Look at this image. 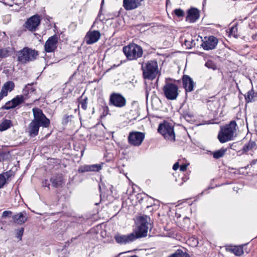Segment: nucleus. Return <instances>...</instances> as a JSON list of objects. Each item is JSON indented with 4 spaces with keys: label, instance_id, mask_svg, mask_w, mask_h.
<instances>
[{
    "label": "nucleus",
    "instance_id": "nucleus-1",
    "mask_svg": "<svg viewBox=\"0 0 257 257\" xmlns=\"http://www.w3.org/2000/svg\"><path fill=\"white\" fill-rule=\"evenodd\" d=\"M147 215L139 216L137 218V227L134 231L130 234V241H133L137 238L146 237L147 235L149 227Z\"/></svg>",
    "mask_w": 257,
    "mask_h": 257
},
{
    "label": "nucleus",
    "instance_id": "nucleus-2",
    "mask_svg": "<svg viewBox=\"0 0 257 257\" xmlns=\"http://www.w3.org/2000/svg\"><path fill=\"white\" fill-rule=\"evenodd\" d=\"M143 77L145 79L153 80L158 73V65L156 60L143 62L141 65Z\"/></svg>",
    "mask_w": 257,
    "mask_h": 257
},
{
    "label": "nucleus",
    "instance_id": "nucleus-3",
    "mask_svg": "<svg viewBox=\"0 0 257 257\" xmlns=\"http://www.w3.org/2000/svg\"><path fill=\"white\" fill-rule=\"evenodd\" d=\"M236 126L235 120H231L229 124L221 126L217 136L219 142L221 143H224L233 140Z\"/></svg>",
    "mask_w": 257,
    "mask_h": 257
},
{
    "label": "nucleus",
    "instance_id": "nucleus-4",
    "mask_svg": "<svg viewBox=\"0 0 257 257\" xmlns=\"http://www.w3.org/2000/svg\"><path fill=\"white\" fill-rule=\"evenodd\" d=\"M35 89L31 87V85L26 86L23 89V95H18L14 98L11 101L7 102L4 106L3 108L6 110H9L11 108H14L23 103L27 97L28 94H31L30 96L34 93ZM30 97V96H29Z\"/></svg>",
    "mask_w": 257,
    "mask_h": 257
},
{
    "label": "nucleus",
    "instance_id": "nucleus-5",
    "mask_svg": "<svg viewBox=\"0 0 257 257\" xmlns=\"http://www.w3.org/2000/svg\"><path fill=\"white\" fill-rule=\"evenodd\" d=\"M176 81L175 79L168 78L166 79L165 84L163 87L162 90L164 95L168 100H174L179 95V88L177 84L172 82H167V80Z\"/></svg>",
    "mask_w": 257,
    "mask_h": 257
},
{
    "label": "nucleus",
    "instance_id": "nucleus-6",
    "mask_svg": "<svg viewBox=\"0 0 257 257\" xmlns=\"http://www.w3.org/2000/svg\"><path fill=\"white\" fill-rule=\"evenodd\" d=\"M158 132L167 140L171 142L175 141V134L174 125L168 121H164L159 124Z\"/></svg>",
    "mask_w": 257,
    "mask_h": 257
},
{
    "label": "nucleus",
    "instance_id": "nucleus-7",
    "mask_svg": "<svg viewBox=\"0 0 257 257\" xmlns=\"http://www.w3.org/2000/svg\"><path fill=\"white\" fill-rule=\"evenodd\" d=\"M17 60L21 63L25 64L35 60L38 55V52L25 47L17 53Z\"/></svg>",
    "mask_w": 257,
    "mask_h": 257
},
{
    "label": "nucleus",
    "instance_id": "nucleus-8",
    "mask_svg": "<svg viewBox=\"0 0 257 257\" xmlns=\"http://www.w3.org/2000/svg\"><path fill=\"white\" fill-rule=\"evenodd\" d=\"M34 119L32 121L41 126L47 127L50 124V120L43 113L42 110L38 108H33L32 109Z\"/></svg>",
    "mask_w": 257,
    "mask_h": 257
},
{
    "label": "nucleus",
    "instance_id": "nucleus-9",
    "mask_svg": "<svg viewBox=\"0 0 257 257\" xmlns=\"http://www.w3.org/2000/svg\"><path fill=\"white\" fill-rule=\"evenodd\" d=\"M132 183V193L130 194V200L132 205L135 207L138 205V203L141 205L144 201V196L145 194L139 193L135 194V192H137L135 190H139V188L136 185L134 184L130 179V184Z\"/></svg>",
    "mask_w": 257,
    "mask_h": 257
},
{
    "label": "nucleus",
    "instance_id": "nucleus-10",
    "mask_svg": "<svg viewBox=\"0 0 257 257\" xmlns=\"http://www.w3.org/2000/svg\"><path fill=\"white\" fill-rule=\"evenodd\" d=\"M145 137L144 133L140 132H132L130 133V145L138 147L143 142Z\"/></svg>",
    "mask_w": 257,
    "mask_h": 257
},
{
    "label": "nucleus",
    "instance_id": "nucleus-11",
    "mask_svg": "<svg viewBox=\"0 0 257 257\" xmlns=\"http://www.w3.org/2000/svg\"><path fill=\"white\" fill-rule=\"evenodd\" d=\"M41 22L40 16L35 15L27 20L25 23V27L28 30L34 32L36 30Z\"/></svg>",
    "mask_w": 257,
    "mask_h": 257
},
{
    "label": "nucleus",
    "instance_id": "nucleus-12",
    "mask_svg": "<svg viewBox=\"0 0 257 257\" xmlns=\"http://www.w3.org/2000/svg\"><path fill=\"white\" fill-rule=\"evenodd\" d=\"M218 42L217 38L213 36L205 37L201 46L205 50H213L215 48Z\"/></svg>",
    "mask_w": 257,
    "mask_h": 257
},
{
    "label": "nucleus",
    "instance_id": "nucleus-13",
    "mask_svg": "<svg viewBox=\"0 0 257 257\" xmlns=\"http://www.w3.org/2000/svg\"><path fill=\"white\" fill-rule=\"evenodd\" d=\"M143 50L141 46L130 43V60H136L142 57Z\"/></svg>",
    "mask_w": 257,
    "mask_h": 257
},
{
    "label": "nucleus",
    "instance_id": "nucleus-14",
    "mask_svg": "<svg viewBox=\"0 0 257 257\" xmlns=\"http://www.w3.org/2000/svg\"><path fill=\"white\" fill-rule=\"evenodd\" d=\"M110 103L115 106L121 107L125 105L126 100L120 94L113 93L110 96Z\"/></svg>",
    "mask_w": 257,
    "mask_h": 257
},
{
    "label": "nucleus",
    "instance_id": "nucleus-15",
    "mask_svg": "<svg viewBox=\"0 0 257 257\" xmlns=\"http://www.w3.org/2000/svg\"><path fill=\"white\" fill-rule=\"evenodd\" d=\"M100 36V33L99 31L96 30L89 31L85 37V41L88 45L93 44L99 40Z\"/></svg>",
    "mask_w": 257,
    "mask_h": 257
},
{
    "label": "nucleus",
    "instance_id": "nucleus-16",
    "mask_svg": "<svg viewBox=\"0 0 257 257\" xmlns=\"http://www.w3.org/2000/svg\"><path fill=\"white\" fill-rule=\"evenodd\" d=\"M183 87L186 92H192L194 90L195 83L193 79L187 75H183L182 77Z\"/></svg>",
    "mask_w": 257,
    "mask_h": 257
},
{
    "label": "nucleus",
    "instance_id": "nucleus-17",
    "mask_svg": "<svg viewBox=\"0 0 257 257\" xmlns=\"http://www.w3.org/2000/svg\"><path fill=\"white\" fill-rule=\"evenodd\" d=\"M199 11L195 8H191L187 11L186 21L190 23H194L199 19Z\"/></svg>",
    "mask_w": 257,
    "mask_h": 257
},
{
    "label": "nucleus",
    "instance_id": "nucleus-18",
    "mask_svg": "<svg viewBox=\"0 0 257 257\" xmlns=\"http://www.w3.org/2000/svg\"><path fill=\"white\" fill-rule=\"evenodd\" d=\"M58 39L56 36L50 37L45 44V50L46 52H52L57 48Z\"/></svg>",
    "mask_w": 257,
    "mask_h": 257
},
{
    "label": "nucleus",
    "instance_id": "nucleus-19",
    "mask_svg": "<svg viewBox=\"0 0 257 257\" xmlns=\"http://www.w3.org/2000/svg\"><path fill=\"white\" fill-rule=\"evenodd\" d=\"M118 168L120 173H123L127 178V169L128 162L127 158L120 159L118 162Z\"/></svg>",
    "mask_w": 257,
    "mask_h": 257
},
{
    "label": "nucleus",
    "instance_id": "nucleus-20",
    "mask_svg": "<svg viewBox=\"0 0 257 257\" xmlns=\"http://www.w3.org/2000/svg\"><path fill=\"white\" fill-rule=\"evenodd\" d=\"M14 222L22 224L27 220V216L26 212H19L13 216Z\"/></svg>",
    "mask_w": 257,
    "mask_h": 257
},
{
    "label": "nucleus",
    "instance_id": "nucleus-21",
    "mask_svg": "<svg viewBox=\"0 0 257 257\" xmlns=\"http://www.w3.org/2000/svg\"><path fill=\"white\" fill-rule=\"evenodd\" d=\"M132 109L130 111V115H131L132 118L130 119V122L132 120H135L139 116V104L137 102L133 101L132 103Z\"/></svg>",
    "mask_w": 257,
    "mask_h": 257
},
{
    "label": "nucleus",
    "instance_id": "nucleus-22",
    "mask_svg": "<svg viewBox=\"0 0 257 257\" xmlns=\"http://www.w3.org/2000/svg\"><path fill=\"white\" fill-rule=\"evenodd\" d=\"M40 125L32 121L28 127V132L31 137H35L38 134Z\"/></svg>",
    "mask_w": 257,
    "mask_h": 257
},
{
    "label": "nucleus",
    "instance_id": "nucleus-23",
    "mask_svg": "<svg viewBox=\"0 0 257 257\" xmlns=\"http://www.w3.org/2000/svg\"><path fill=\"white\" fill-rule=\"evenodd\" d=\"M244 98L246 103L255 101L257 99V92H255L252 88L247 92V94L244 95Z\"/></svg>",
    "mask_w": 257,
    "mask_h": 257
},
{
    "label": "nucleus",
    "instance_id": "nucleus-24",
    "mask_svg": "<svg viewBox=\"0 0 257 257\" xmlns=\"http://www.w3.org/2000/svg\"><path fill=\"white\" fill-rule=\"evenodd\" d=\"M114 238L119 244H126L128 241V235L117 233L115 235Z\"/></svg>",
    "mask_w": 257,
    "mask_h": 257
},
{
    "label": "nucleus",
    "instance_id": "nucleus-25",
    "mask_svg": "<svg viewBox=\"0 0 257 257\" xmlns=\"http://www.w3.org/2000/svg\"><path fill=\"white\" fill-rule=\"evenodd\" d=\"M154 201L153 198L149 197L145 194V196H144V201L142 203V207H145L147 208L152 207L154 205L152 202Z\"/></svg>",
    "mask_w": 257,
    "mask_h": 257
},
{
    "label": "nucleus",
    "instance_id": "nucleus-26",
    "mask_svg": "<svg viewBox=\"0 0 257 257\" xmlns=\"http://www.w3.org/2000/svg\"><path fill=\"white\" fill-rule=\"evenodd\" d=\"M256 146V143L252 140H250L247 144H245L241 151L242 153H246L249 151L255 149Z\"/></svg>",
    "mask_w": 257,
    "mask_h": 257
},
{
    "label": "nucleus",
    "instance_id": "nucleus-27",
    "mask_svg": "<svg viewBox=\"0 0 257 257\" xmlns=\"http://www.w3.org/2000/svg\"><path fill=\"white\" fill-rule=\"evenodd\" d=\"M180 113L182 117L187 121H189L194 117L193 113L190 112L188 108L187 109H185L184 108H181Z\"/></svg>",
    "mask_w": 257,
    "mask_h": 257
},
{
    "label": "nucleus",
    "instance_id": "nucleus-28",
    "mask_svg": "<svg viewBox=\"0 0 257 257\" xmlns=\"http://www.w3.org/2000/svg\"><path fill=\"white\" fill-rule=\"evenodd\" d=\"M227 150V148L222 147L219 150L213 152L212 153V156L215 159H219L225 155Z\"/></svg>",
    "mask_w": 257,
    "mask_h": 257
},
{
    "label": "nucleus",
    "instance_id": "nucleus-29",
    "mask_svg": "<svg viewBox=\"0 0 257 257\" xmlns=\"http://www.w3.org/2000/svg\"><path fill=\"white\" fill-rule=\"evenodd\" d=\"M15 87V84L11 81L6 82L2 88L1 90L8 94V92L12 91Z\"/></svg>",
    "mask_w": 257,
    "mask_h": 257
},
{
    "label": "nucleus",
    "instance_id": "nucleus-30",
    "mask_svg": "<svg viewBox=\"0 0 257 257\" xmlns=\"http://www.w3.org/2000/svg\"><path fill=\"white\" fill-rule=\"evenodd\" d=\"M246 244L239 245V246H234L233 247L229 248V250L233 253L235 255L239 256L243 254V247L245 246Z\"/></svg>",
    "mask_w": 257,
    "mask_h": 257
},
{
    "label": "nucleus",
    "instance_id": "nucleus-31",
    "mask_svg": "<svg viewBox=\"0 0 257 257\" xmlns=\"http://www.w3.org/2000/svg\"><path fill=\"white\" fill-rule=\"evenodd\" d=\"M12 122L9 119L3 120L0 123V131H4L9 128L12 126Z\"/></svg>",
    "mask_w": 257,
    "mask_h": 257
},
{
    "label": "nucleus",
    "instance_id": "nucleus-32",
    "mask_svg": "<svg viewBox=\"0 0 257 257\" xmlns=\"http://www.w3.org/2000/svg\"><path fill=\"white\" fill-rule=\"evenodd\" d=\"M168 257H190V255L186 252H184L182 249H178Z\"/></svg>",
    "mask_w": 257,
    "mask_h": 257
},
{
    "label": "nucleus",
    "instance_id": "nucleus-33",
    "mask_svg": "<svg viewBox=\"0 0 257 257\" xmlns=\"http://www.w3.org/2000/svg\"><path fill=\"white\" fill-rule=\"evenodd\" d=\"M144 0H130V10L135 9L141 5Z\"/></svg>",
    "mask_w": 257,
    "mask_h": 257
},
{
    "label": "nucleus",
    "instance_id": "nucleus-34",
    "mask_svg": "<svg viewBox=\"0 0 257 257\" xmlns=\"http://www.w3.org/2000/svg\"><path fill=\"white\" fill-rule=\"evenodd\" d=\"M51 182H52L53 186L57 187L62 185V179L61 176H59L55 178H52L51 179Z\"/></svg>",
    "mask_w": 257,
    "mask_h": 257
},
{
    "label": "nucleus",
    "instance_id": "nucleus-35",
    "mask_svg": "<svg viewBox=\"0 0 257 257\" xmlns=\"http://www.w3.org/2000/svg\"><path fill=\"white\" fill-rule=\"evenodd\" d=\"M183 45L186 46L187 49H189L195 46V42L192 38L190 40L185 39Z\"/></svg>",
    "mask_w": 257,
    "mask_h": 257
},
{
    "label": "nucleus",
    "instance_id": "nucleus-36",
    "mask_svg": "<svg viewBox=\"0 0 257 257\" xmlns=\"http://www.w3.org/2000/svg\"><path fill=\"white\" fill-rule=\"evenodd\" d=\"M205 66L209 69H212L213 70H216L217 69V66L216 64L211 60L207 61L205 64Z\"/></svg>",
    "mask_w": 257,
    "mask_h": 257
},
{
    "label": "nucleus",
    "instance_id": "nucleus-37",
    "mask_svg": "<svg viewBox=\"0 0 257 257\" xmlns=\"http://www.w3.org/2000/svg\"><path fill=\"white\" fill-rule=\"evenodd\" d=\"M90 171V165H85L80 166L78 169V172L79 173H84L86 172Z\"/></svg>",
    "mask_w": 257,
    "mask_h": 257
},
{
    "label": "nucleus",
    "instance_id": "nucleus-38",
    "mask_svg": "<svg viewBox=\"0 0 257 257\" xmlns=\"http://www.w3.org/2000/svg\"><path fill=\"white\" fill-rule=\"evenodd\" d=\"M6 176L8 178L7 174H0V188H2L6 183Z\"/></svg>",
    "mask_w": 257,
    "mask_h": 257
},
{
    "label": "nucleus",
    "instance_id": "nucleus-39",
    "mask_svg": "<svg viewBox=\"0 0 257 257\" xmlns=\"http://www.w3.org/2000/svg\"><path fill=\"white\" fill-rule=\"evenodd\" d=\"M174 13L178 18L182 17L185 15L184 11L181 9H175L174 11Z\"/></svg>",
    "mask_w": 257,
    "mask_h": 257
},
{
    "label": "nucleus",
    "instance_id": "nucleus-40",
    "mask_svg": "<svg viewBox=\"0 0 257 257\" xmlns=\"http://www.w3.org/2000/svg\"><path fill=\"white\" fill-rule=\"evenodd\" d=\"M9 55V51L7 49H0V58L6 57L8 56Z\"/></svg>",
    "mask_w": 257,
    "mask_h": 257
},
{
    "label": "nucleus",
    "instance_id": "nucleus-41",
    "mask_svg": "<svg viewBox=\"0 0 257 257\" xmlns=\"http://www.w3.org/2000/svg\"><path fill=\"white\" fill-rule=\"evenodd\" d=\"M90 171H99L101 169V166L99 164L90 165Z\"/></svg>",
    "mask_w": 257,
    "mask_h": 257
},
{
    "label": "nucleus",
    "instance_id": "nucleus-42",
    "mask_svg": "<svg viewBox=\"0 0 257 257\" xmlns=\"http://www.w3.org/2000/svg\"><path fill=\"white\" fill-rule=\"evenodd\" d=\"M24 231V228L22 227L20 229H19L17 233V237L20 240L22 239V237L23 235Z\"/></svg>",
    "mask_w": 257,
    "mask_h": 257
},
{
    "label": "nucleus",
    "instance_id": "nucleus-43",
    "mask_svg": "<svg viewBox=\"0 0 257 257\" xmlns=\"http://www.w3.org/2000/svg\"><path fill=\"white\" fill-rule=\"evenodd\" d=\"M87 98H85L83 99L82 101L80 102L81 107L82 109L84 110L86 109L87 107Z\"/></svg>",
    "mask_w": 257,
    "mask_h": 257
},
{
    "label": "nucleus",
    "instance_id": "nucleus-44",
    "mask_svg": "<svg viewBox=\"0 0 257 257\" xmlns=\"http://www.w3.org/2000/svg\"><path fill=\"white\" fill-rule=\"evenodd\" d=\"M3 3L9 6H12L14 4V0H3Z\"/></svg>",
    "mask_w": 257,
    "mask_h": 257
},
{
    "label": "nucleus",
    "instance_id": "nucleus-45",
    "mask_svg": "<svg viewBox=\"0 0 257 257\" xmlns=\"http://www.w3.org/2000/svg\"><path fill=\"white\" fill-rule=\"evenodd\" d=\"M12 214V212L11 211H5L3 212L2 214V217L4 218H6L8 216H9Z\"/></svg>",
    "mask_w": 257,
    "mask_h": 257
},
{
    "label": "nucleus",
    "instance_id": "nucleus-46",
    "mask_svg": "<svg viewBox=\"0 0 257 257\" xmlns=\"http://www.w3.org/2000/svg\"><path fill=\"white\" fill-rule=\"evenodd\" d=\"M123 51L127 58H128V46H124L123 48Z\"/></svg>",
    "mask_w": 257,
    "mask_h": 257
},
{
    "label": "nucleus",
    "instance_id": "nucleus-47",
    "mask_svg": "<svg viewBox=\"0 0 257 257\" xmlns=\"http://www.w3.org/2000/svg\"><path fill=\"white\" fill-rule=\"evenodd\" d=\"M188 165L187 164H182L180 166V170L181 171H185L186 170L187 168Z\"/></svg>",
    "mask_w": 257,
    "mask_h": 257
},
{
    "label": "nucleus",
    "instance_id": "nucleus-48",
    "mask_svg": "<svg viewBox=\"0 0 257 257\" xmlns=\"http://www.w3.org/2000/svg\"><path fill=\"white\" fill-rule=\"evenodd\" d=\"M123 7L126 10H128V0H123Z\"/></svg>",
    "mask_w": 257,
    "mask_h": 257
},
{
    "label": "nucleus",
    "instance_id": "nucleus-49",
    "mask_svg": "<svg viewBox=\"0 0 257 257\" xmlns=\"http://www.w3.org/2000/svg\"><path fill=\"white\" fill-rule=\"evenodd\" d=\"M236 143H233L232 144L229 145V147L228 148L235 150V148L236 147Z\"/></svg>",
    "mask_w": 257,
    "mask_h": 257
},
{
    "label": "nucleus",
    "instance_id": "nucleus-50",
    "mask_svg": "<svg viewBox=\"0 0 257 257\" xmlns=\"http://www.w3.org/2000/svg\"><path fill=\"white\" fill-rule=\"evenodd\" d=\"M179 168H180V165L178 162L175 163L173 166V169L174 170H177Z\"/></svg>",
    "mask_w": 257,
    "mask_h": 257
},
{
    "label": "nucleus",
    "instance_id": "nucleus-51",
    "mask_svg": "<svg viewBox=\"0 0 257 257\" xmlns=\"http://www.w3.org/2000/svg\"><path fill=\"white\" fill-rule=\"evenodd\" d=\"M7 95V94L6 93V92H3V91H1V92H0V101L2 99V98L5 97V96H6Z\"/></svg>",
    "mask_w": 257,
    "mask_h": 257
},
{
    "label": "nucleus",
    "instance_id": "nucleus-52",
    "mask_svg": "<svg viewBox=\"0 0 257 257\" xmlns=\"http://www.w3.org/2000/svg\"><path fill=\"white\" fill-rule=\"evenodd\" d=\"M256 162H257V159L256 160H253L250 162V165L251 166H253V165H255L256 163Z\"/></svg>",
    "mask_w": 257,
    "mask_h": 257
},
{
    "label": "nucleus",
    "instance_id": "nucleus-53",
    "mask_svg": "<svg viewBox=\"0 0 257 257\" xmlns=\"http://www.w3.org/2000/svg\"><path fill=\"white\" fill-rule=\"evenodd\" d=\"M236 29L237 28L236 27H232L231 29H230V33H233L234 32V30Z\"/></svg>",
    "mask_w": 257,
    "mask_h": 257
},
{
    "label": "nucleus",
    "instance_id": "nucleus-54",
    "mask_svg": "<svg viewBox=\"0 0 257 257\" xmlns=\"http://www.w3.org/2000/svg\"><path fill=\"white\" fill-rule=\"evenodd\" d=\"M130 257H139V256L136 255H133L130 256Z\"/></svg>",
    "mask_w": 257,
    "mask_h": 257
},
{
    "label": "nucleus",
    "instance_id": "nucleus-55",
    "mask_svg": "<svg viewBox=\"0 0 257 257\" xmlns=\"http://www.w3.org/2000/svg\"><path fill=\"white\" fill-rule=\"evenodd\" d=\"M2 161V157L1 156H0V162Z\"/></svg>",
    "mask_w": 257,
    "mask_h": 257
},
{
    "label": "nucleus",
    "instance_id": "nucleus-56",
    "mask_svg": "<svg viewBox=\"0 0 257 257\" xmlns=\"http://www.w3.org/2000/svg\"><path fill=\"white\" fill-rule=\"evenodd\" d=\"M132 251H133V250H129L130 252H132Z\"/></svg>",
    "mask_w": 257,
    "mask_h": 257
},
{
    "label": "nucleus",
    "instance_id": "nucleus-57",
    "mask_svg": "<svg viewBox=\"0 0 257 257\" xmlns=\"http://www.w3.org/2000/svg\"><path fill=\"white\" fill-rule=\"evenodd\" d=\"M168 1H169V0H167V2H166V3L167 4L168 3Z\"/></svg>",
    "mask_w": 257,
    "mask_h": 257
}]
</instances>
